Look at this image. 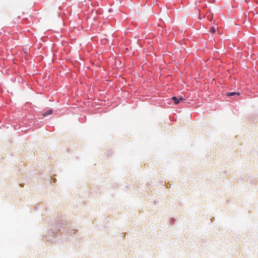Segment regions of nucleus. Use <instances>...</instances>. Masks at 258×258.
<instances>
[{
    "mask_svg": "<svg viewBox=\"0 0 258 258\" xmlns=\"http://www.w3.org/2000/svg\"><path fill=\"white\" fill-rule=\"evenodd\" d=\"M235 94H237V95H238L239 94H238V93H236V92H231V93H228L227 94V95L230 96H233V95H235Z\"/></svg>",
    "mask_w": 258,
    "mask_h": 258,
    "instance_id": "obj_3",
    "label": "nucleus"
},
{
    "mask_svg": "<svg viewBox=\"0 0 258 258\" xmlns=\"http://www.w3.org/2000/svg\"><path fill=\"white\" fill-rule=\"evenodd\" d=\"M210 32H211L212 33H214L216 32V29L214 27H211L210 28Z\"/></svg>",
    "mask_w": 258,
    "mask_h": 258,
    "instance_id": "obj_4",
    "label": "nucleus"
},
{
    "mask_svg": "<svg viewBox=\"0 0 258 258\" xmlns=\"http://www.w3.org/2000/svg\"><path fill=\"white\" fill-rule=\"evenodd\" d=\"M171 99H172V100L174 101V103L175 104H178L180 101H183L185 100L182 97H180L179 98H177L175 96L172 97Z\"/></svg>",
    "mask_w": 258,
    "mask_h": 258,
    "instance_id": "obj_1",
    "label": "nucleus"
},
{
    "mask_svg": "<svg viewBox=\"0 0 258 258\" xmlns=\"http://www.w3.org/2000/svg\"><path fill=\"white\" fill-rule=\"evenodd\" d=\"M52 110L49 109V110L46 111L45 112H44L43 115L44 116H46L51 114L52 113Z\"/></svg>",
    "mask_w": 258,
    "mask_h": 258,
    "instance_id": "obj_2",
    "label": "nucleus"
}]
</instances>
